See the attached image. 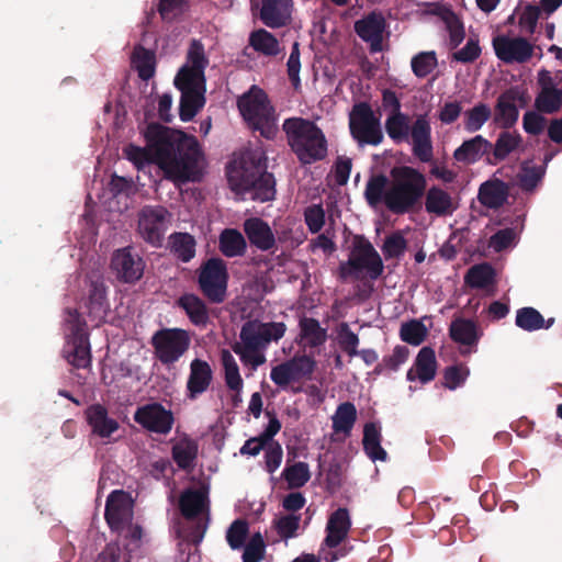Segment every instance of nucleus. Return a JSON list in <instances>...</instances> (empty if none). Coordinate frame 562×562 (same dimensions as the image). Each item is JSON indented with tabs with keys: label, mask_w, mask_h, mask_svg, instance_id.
<instances>
[{
	"label": "nucleus",
	"mask_w": 562,
	"mask_h": 562,
	"mask_svg": "<svg viewBox=\"0 0 562 562\" xmlns=\"http://www.w3.org/2000/svg\"><path fill=\"white\" fill-rule=\"evenodd\" d=\"M283 451L278 442H270L265 449V464L269 473L276 472L281 465Z\"/></svg>",
	"instance_id": "59"
},
{
	"label": "nucleus",
	"mask_w": 562,
	"mask_h": 562,
	"mask_svg": "<svg viewBox=\"0 0 562 562\" xmlns=\"http://www.w3.org/2000/svg\"><path fill=\"white\" fill-rule=\"evenodd\" d=\"M207 63L202 44L193 41L186 64L175 78V85L181 91L180 119L184 122L192 120L204 105V69Z\"/></svg>",
	"instance_id": "4"
},
{
	"label": "nucleus",
	"mask_w": 562,
	"mask_h": 562,
	"mask_svg": "<svg viewBox=\"0 0 562 562\" xmlns=\"http://www.w3.org/2000/svg\"><path fill=\"white\" fill-rule=\"evenodd\" d=\"M292 13L291 0H262L260 19L269 27L285 25Z\"/></svg>",
	"instance_id": "24"
},
{
	"label": "nucleus",
	"mask_w": 562,
	"mask_h": 562,
	"mask_svg": "<svg viewBox=\"0 0 562 562\" xmlns=\"http://www.w3.org/2000/svg\"><path fill=\"white\" fill-rule=\"evenodd\" d=\"M430 12L439 16L449 32L450 44L457 47L464 38L465 32L460 19L446 5L435 3Z\"/></svg>",
	"instance_id": "35"
},
{
	"label": "nucleus",
	"mask_w": 562,
	"mask_h": 562,
	"mask_svg": "<svg viewBox=\"0 0 562 562\" xmlns=\"http://www.w3.org/2000/svg\"><path fill=\"white\" fill-rule=\"evenodd\" d=\"M245 233L251 244L262 250H268L274 245V236L267 223L259 218H249L244 224Z\"/></svg>",
	"instance_id": "34"
},
{
	"label": "nucleus",
	"mask_w": 562,
	"mask_h": 562,
	"mask_svg": "<svg viewBox=\"0 0 562 562\" xmlns=\"http://www.w3.org/2000/svg\"><path fill=\"white\" fill-rule=\"evenodd\" d=\"M132 66L143 80L150 79L155 75V54L143 47H136L132 56Z\"/></svg>",
	"instance_id": "45"
},
{
	"label": "nucleus",
	"mask_w": 562,
	"mask_h": 562,
	"mask_svg": "<svg viewBox=\"0 0 562 562\" xmlns=\"http://www.w3.org/2000/svg\"><path fill=\"white\" fill-rule=\"evenodd\" d=\"M314 367L315 361L311 357L297 356L273 367L270 379L276 385L286 387L291 383L308 378Z\"/></svg>",
	"instance_id": "15"
},
{
	"label": "nucleus",
	"mask_w": 562,
	"mask_h": 562,
	"mask_svg": "<svg viewBox=\"0 0 562 562\" xmlns=\"http://www.w3.org/2000/svg\"><path fill=\"white\" fill-rule=\"evenodd\" d=\"M266 157L261 149L236 154L227 167V179L233 191L250 193L251 199L266 202L276 194L274 179L266 172Z\"/></svg>",
	"instance_id": "3"
},
{
	"label": "nucleus",
	"mask_w": 562,
	"mask_h": 562,
	"mask_svg": "<svg viewBox=\"0 0 562 562\" xmlns=\"http://www.w3.org/2000/svg\"><path fill=\"white\" fill-rule=\"evenodd\" d=\"M481 54V47L476 38H469L465 46L453 53L452 57L457 61L471 63Z\"/></svg>",
	"instance_id": "60"
},
{
	"label": "nucleus",
	"mask_w": 562,
	"mask_h": 562,
	"mask_svg": "<svg viewBox=\"0 0 562 562\" xmlns=\"http://www.w3.org/2000/svg\"><path fill=\"white\" fill-rule=\"evenodd\" d=\"M385 131L395 143H411L413 154L423 162L432 158L431 127L427 114H419L411 124V117L403 113H389Z\"/></svg>",
	"instance_id": "5"
},
{
	"label": "nucleus",
	"mask_w": 562,
	"mask_h": 562,
	"mask_svg": "<svg viewBox=\"0 0 562 562\" xmlns=\"http://www.w3.org/2000/svg\"><path fill=\"white\" fill-rule=\"evenodd\" d=\"M156 358L164 364L177 362L189 349L191 337L180 328L158 330L151 338Z\"/></svg>",
	"instance_id": "11"
},
{
	"label": "nucleus",
	"mask_w": 562,
	"mask_h": 562,
	"mask_svg": "<svg viewBox=\"0 0 562 562\" xmlns=\"http://www.w3.org/2000/svg\"><path fill=\"white\" fill-rule=\"evenodd\" d=\"M342 557H345V552H326L319 547L318 555L313 553H302L292 562H335Z\"/></svg>",
	"instance_id": "61"
},
{
	"label": "nucleus",
	"mask_w": 562,
	"mask_h": 562,
	"mask_svg": "<svg viewBox=\"0 0 562 562\" xmlns=\"http://www.w3.org/2000/svg\"><path fill=\"white\" fill-rule=\"evenodd\" d=\"M134 419L147 430L161 435H167L173 425L172 413L160 404L139 407L135 412Z\"/></svg>",
	"instance_id": "19"
},
{
	"label": "nucleus",
	"mask_w": 562,
	"mask_h": 562,
	"mask_svg": "<svg viewBox=\"0 0 562 562\" xmlns=\"http://www.w3.org/2000/svg\"><path fill=\"white\" fill-rule=\"evenodd\" d=\"M351 528V519L346 508H338L333 512L327 519L325 528V538L321 544L326 552H345L340 546L345 542Z\"/></svg>",
	"instance_id": "17"
},
{
	"label": "nucleus",
	"mask_w": 562,
	"mask_h": 562,
	"mask_svg": "<svg viewBox=\"0 0 562 562\" xmlns=\"http://www.w3.org/2000/svg\"><path fill=\"white\" fill-rule=\"evenodd\" d=\"M358 418V411L353 403H340L330 417L331 420V442H345L352 432Z\"/></svg>",
	"instance_id": "20"
},
{
	"label": "nucleus",
	"mask_w": 562,
	"mask_h": 562,
	"mask_svg": "<svg viewBox=\"0 0 562 562\" xmlns=\"http://www.w3.org/2000/svg\"><path fill=\"white\" fill-rule=\"evenodd\" d=\"M427 188L424 173L409 166H396L389 176H372L366 186L369 205L385 206L394 214H405L419 204Z\"/></svg>",
	"instance_id": "2"
},
{
	"label": "nucleus",
	"mask_w": 562,
	"mask_h": 562,
	"mask_svg": "<svg viewBox=\"0 0 562 562\" xmlns=\"http://www.w3.org/2000/svg\"><path fill=\"white\" fill-rule=\"evenodd\" d=\"M326 330L313 318H302L300 322V342L304 347H316L325 342Z\"/></svg>",
	"instance_id": "42"
},
{
	"label": "nucleus",
	"mask_w": 562,
	"mask_h": 562,
	"mask_svg": "<svg viewBox=\"0 0 562 562\" xmlns=\"http://www.w3.org/2000/svg\"><path fill=\"white\" fill-rule=\"evenodd\" d=\"M493 48L498 59L506 64H522L528 61L535 52V46L524 37L497 35L493 38Z\"/></svg>",
	"instance_id": "16"
},
{
	"label": "nucleus",
	"mask_w": 562,
	"mask_h": 562,
	"mask_svg": "<svg viewBox=\"0 0 562 562\" xmlns=\"http://www.w3.org/2000/svg\"><path fill=\"white\" fill-rule=\"evenodd\" d=\"M541 170L535 166L524 165L519 175V181L522 188L533 189L541 179Z\"/></svg>",
	"instance_id": "63"
},
{
	"label": "nucleus",
	"mask_w": 562,
	"mask_h": 562,
	"mask_svg": "<svg viewBox=\"0 0 562 562\" xmlns=\"http://www.w3.org/2000/svg\"><path fill=\"white\" fill-rule=\"evenodd\" d=\"M283 130L291 149L302 164H312L327 155L325 135L313 122L291 117L284 121Z\"/></svg>",
	"instance_id": "6"
},
{
	"label": "nucleus",
	"mask_w": 562,
	"mask_h": 562,
	"mask_svg": "<svg viewBox=\"0 0 562 562\" xmlns=\"http://www.w3.org/2000/svg\"><path fill=\"white\" fill-rule=\"evenodd\" d=\"M450 336L461 345L471 346L479 340V330L474 322L458 318L450 325Z\"/></svg>",
	"instance_id": "43"
},
{
	"label": "nucleus",
	"mask_w": 562,
	"mask_h": 562,
	"mask_svg": "<svg viewBox=\"0 0 562 562\" xmlns=\"http://www.w3.org/2000/svg\"><path fill=\"white\" fill-rule=\"evenodd\" d=\"M110 305L106 300V289L103 282H93L86 302V313L91 322L100 324L108 315Z\"/></svg>",
	"instance_id": "27"
},
{
	"label": "nucleus",
	"mask_w": 562,
	"mask_h": 562,
	"mask_svg": "<svg viewBox=\"0 0 562 562\" xmlns=\"http://www.w3.org/2000/svg\"><path fill=\"white\" fill-rule=\"evenodd\" d=\"M282 476L290 488L302 487L311 477L308 464L305 462H296L292 465H286L282 472Z\"/></svg>",
	"instance_id": "49"
},
{
	"label": "nucleus",
	"mask_w": 562,
	"mask_h": 562,
	"mask_svg": "<svg viewBox=\"0 0 562 562\" xmlns=\"http://www.w3.org/2000/svg\"><path fill=\"white\" fill-rule=\"evenodd\" d=\"M265 349V347L245 336L241 331L240 341L233 347L234 352L239 356L241 362L245 366H249L252 370H256L266 362Z\"/></svg>",
	"instance_id": "31"
},
{
	"label": "nucleus",
	"mask_w": 562,
	"mask_h": 562,
	"mask_svg": "<svg viewBox=\"0 0 562 562\" xmlns=\"http://www.w3.org/2000/svg\"><path fill=\"white\" fill-rule=\"evenodd\" d=\"M507 198V188L499 180L483 183L479 191V200L487 207L501 206Z\"/></svg>",
	"instance_id": "40"
},
{
	"label": "nucleus",
	"mask_w": 562,
	"mask_h": 562,
	"mask_svg": "<svg viewBox=\"0 0 562 562\" xmlns=\"http://www.w3.org/2000/svg\"><path fill=\"white\" fill-rule=\"evenodd\" d=\"M238 109L245 122L266 138H272L277 131V117L267 94L252 87L238 100Z\"/></svg>",
	"instance_id": "7"
},
{
	"label": "nucleus",
	"mask_w": 562,
	"mask_h": 562,
	"mask_svg": "<svg viewBox=\"0 0 562 562\" xmlns=\"http://www.w3.org/2000/svg\"><path fill=\"white\" fill-rule=\"evenodd\" d=\"M115 277L124 283H135L142 279L145 270L144 260L130 248L116 250L111 260Z\"/></svg>",
	"instance_id": "18"
},
{
	"label": "nucleus",
	"mask_w": 562,
	"mask_h": 562,
	"mask_svg": "<svg viewBox=\"0 0 562 562\" xmlns=\"http://www.w3.org/2000/svg\"><path fill=\"white\" fill-rule=\"evenodd\" d=\"M227 270L223 260L210 259L201 268L199 283L203 293L213 302L225 300L227 289Z\"/></svg>",
	"instance_id": "13"
},
{
	"label": "nucleus",
	"mask_w": 562,
	"mask_h": 562,
	"mask_svg": "<svg viewBox=\"0 0 562 562\" xmlns=\"http://www.w3.org/2000/svg\"><path fill=\"white\" fill-rule=\"evenodd\" d=\"M516 325L524 330L532 331L544 327V318L532 307H524L517 312Z\"/></svg>",
	"instance_id": "52"
},
{
	"label": "nucleus",
	"mask_w": 562,
	"mask_h": 562,
	"mask_svg": "<svg viewBox=\"0 0 562 562\" xmlns=\"http://www.w3.org/2000/svg\"><path fill=\"white\" fill-rule=\"evenodd\" d=\"M349 121L351 134L360 144L378 145L382 142L380 121L368 104L355 105Z\"/></svg>",
	"instance_id": "12"
},
{
	"label": "nucleus",
	"mask_w": 562,
	"mask_h": 562,
	"mask_svg": "<svg viewBox=\"0 0 562 562\" xmlns=\"http://www.w3.org/2000/svg\"><path fill=\"white\" fill-rule=\"evenodd\" d=\"M406 248V240L401 233L389 236L383 245V254L386 258L400 257Z\"/></svg>",
	"instance_id": "58"
},
{
	"label": "nucleus",
	"mask_w": 562,
	"mask_h": 562,
	"mask_svg": "<svg viewBox=\"0 0 562 562\" xmlns=\"http://www.w3.org/2000/svg\"><path fill=\"white\" fill-rule=\"evenodd\" d=\"M213 372L211 366L201 359H194L190 363V374L187 382L188 396L195 398L207 390Z\"/></svg>",
	"instance_id": "26"
},
{
	"label": "nucleus",
	"mask_w": 562,
	"mask_h": 562,
	"mask_svg": "<svg viewBox=\"0 0 562 562\" xmlns=\"http://www.w3.org/2000/svg\"><path fill=\"white\" fill-rule=\"evenodd\" d=\"M520 99L516 90L504 92L497 101L495 120L504 127L512 126L518 119L517 101Z\"/></svg>",
	"instance_id": "33"
},
{
	"label": "nucleus",
	"mask_w": 562,
	"mask_h": 562,
	"mask_svg": "<svg viewBox=\"0 0 562 562\" xmlns=\"http://www.w3.org/2000/svg\"><path fill=\"white\" fill-rule=\"evenodd\" d=\"M66 323L68 334L64 349L65 358L72 368L89 369L91 351L86 323L77 312H69Z\"/></svg>",
	"instance_id": "10"
},
{
	"label": "nucleus",
	"mask_w": 562,
	"mask_h": 562,
	"mask_svg": "<svg viewBox=\"0 0 562 562\" xmlns=\"http://www.w3.org/2000/svg\"><path fill=\"white\" fill-rule=\"evenodd\" d=\"M305 222L313 233L322 229L325 222V213L321 205H313L305 211Z\"/></svg>",
	"instance_id": "62"
},
{
	"label": "nucleus",
	"mask_w": 562,
	"mask_h": 562,
	"mask_svg": "<svg viewBox=\"0 0 562 562\" xmlns=\"http://www.w3.org/2000/svg\"><path fill=\"white\" fill-rule=\"evenodd\" d=\"M146 146L128 145L126 158L137 169L155 164L173 182L196 181L204 168V158L194 136L159 124H149L145 131Z\"/></svg>",
	"instance_id": "1"
},
{
	"label": "nucleus",
	"mask_w": 562,
	"mask_h": 562,
	"mask_svg": "<svg viewBox=\"0 0 562 562\" xmlns=\"http://www.w3.org/2000/svg\"><path fill=\"white\" fill-rule=\"evenodd\" d=\"M356 33L366 42L370 43L374 52L382 49L385 20L381 13L372 12L355 23Z\"/></svg>",
	"instance_id": "22"
},
{
	"label": "nucleus",
	"mask_w": 562,
	"mask_h": 562,
	"mask_svg": "<svg viewBox=\"0 0 562 562\" xmlns=\"http://www.w3.org/2000/svg\"><path fill=\"white\" fill-rule=\"evenodd\" d=\"M541 91L536 99V106L544 113H553L562 105V90L557 87L549 71L539 72Z\"/></svg>",
	"instance_id": "23"
},
{
	"label": "nucleus",
	"mask_w": 562,
	"mask_h": 562,
	"mask_svg": "<svg viewBox=\"0 0 562 562\" xmlns=\"http://www.w3.org/2000/svg\"><path fill=\"white\" fill-rule=\"evenodd\" d=\"M540 16V8L537 5H525L518 12V25L524 33H533Z\"/></svg>",
	"instance_id": "54"
},
{
	"label": "nucleus",
	"mask_w": 562,
	"mask_h": 562,
	"mask_svg": "<svg viewBox=\"0 0 562 562\" xmlns=\"http://www.w3.org/2000/svg\"><path fill=\"white\" fill-rule=\"evenodd\" d=\"M437 65V55L434 50L420 52L411 60L412 70L418 78H425L430 75Z\"/></svg>",
	"instance_id": "51"
},
{
	"label": "nucleus",
	"mask_w": 562,
	"mask_h": 562,
	"mask_svg": "<svg viewBox=\"0 0 562 562\" xmlns=\"http://www.w3.org/2000/svg\"><path fill=\"white\" fill-rule=\"evenodd\" d=\"M172 251L182 261L187 262L192 259L195 255V240L187 233H177L171 237Z\"/></svg>",
	"instance_id": "50"
},
{
	"label": "nucleus",
	"mask_w": 562,
	"mask_h": 562,
	"mask_svg": "<svg viewBox=\"0 0 562 562\" xmlns=\"http://www.w3.org/2000/svg\"><path fill=\"white\" fill-rule=\"evenodd\" d=\"M249 45L265 56H277L281 53L279 41L263 29L256 30L250 34Z\"/></svg>",
	"instance_id": "41"
},
{
	"label": "nucleus",
	"mask_w": 562,
	"mask_h": 562,
	"mask_svg": "<svg viewBox=\"0 0 562 562\" xmlns=\"http://www.w3.org/2000/svg\"><path fill=\"white\" fill-rule=\"evenodd\" d=\"M221 362L224 370L225 383L227 387L234 392L233 402L237 405L241 401L240 393L244 386L238 363L228 350L221 352Z\"/></svg>",
	"instance_id": "32"
},
{
	"label": "nucleus",
	"mask_w": 562,
	"mask_h": 562,
	"mask_svg": "<svg viewBox=\"0 0 562 562\" xmlns=\"http://www.w3.org/2000/svg\"><path fill=\"white\" fill-rule=\"evenodd\" d=\"M266 546L262 536L255 533L249 542L246 544L243 561L244 562H260L263 559Z\"/></svg>",
	"instance_id": "55"
},
{
	"label": "nucleus",
	"mask_w": 562,
	"mask_h": 562,
	"mask_svg": "<svg viewBox=\"0 0 562 562\" xmlns=\"http://www.w3.org/2000/svg\"><path fill=\"white\" fill-rule=\"evenodd\" d=\"M494 282V270L487 263L473 266L465 276V283L471 288L486 289Z\"/></svg>",
	"instance_id": "48"
},
{
	"label": "nucleus",
	"mask_w": 562,
	"mask_h": 562,
	"mask_svg": "<svg viewBox=\"0 0 562 562\" xmlns=\"http://www.w3.org/2000/svg\"><path fill=\"white\" fill-rule=\"evenodd\" d=\"M425 209L437 216H446L453 213L457 203L448 191L440 187H431L426 192Z\"/></svg>",
	"instance_id": "29"
},
{
	"label": "nucleus",
	"mask_w": 562,
	"mask_h": 562,
	"mask_svg": "<svg viewBox=\"0 0 562 562\" xmlns=\"http://www.w3.org/2000/svg\"><path fill=\"white\" fill-rule=\"evenodd\" d=\"M248 533V525L244 520H235L227 530L226 540L232 549L243 547Z\"/></svg>",
	"instance_id": "56"
},
{
	"label": "nucleus",
	"mask_w": 562,
	"mask_h": 562,
	"mask_svg": "<svg viewBox=\"0 0 562 562\" xmlns=\"http://www.w3.org/2000/svg\"><path fill=\"white\" fill-rule=\"evenodd\" d=\"M302 521V515L295 513L279 514L274 520L273 526L284 541L299 536V530Z\"/></svg>",
	"instance_id": "44"
},
{
	"label": "nucleus",
	"mask_w": 562,
	"mask_h": 562,
	"mask_svg": "<svg viewBox=\"0 0 562 562\" xmlns=\"http://www.w3.org/2000/svg\"><path fill=\"white\" fill-rule=\"evenodd\" d=\"M383 271L382 260L366 240H357L347 262L340 266V276L344 279L361 280L366 277L376 279Z\"/></svg>",
	"instance_id": "8"
},
{
	"label": "nucleus",
	"mask_w": 562,
	"mask_h": 562,
	"mask_svg": "<svg viewBox=\"0 0 562 562\" xmlns=\"http://www.w3.org/2000/svg\"><path fill=\"white\" fill-rule=\"evenodd\" d=\"M491 144L481 135L464 140L453 153V158L464 165L480 160L490 149Z\"/></svg>",
	"instance_id": "30"
},
{
	"label": "nucleus",
	"mask_w": 562,
	"mask_h": 562,
	"mask_svg": "<svg viewBox=\"0 0 562 562\" xmlns=\"http://www.w3.org/2000/svg\"><path fill=\"white\" fill-rule=\"evenodd\" d=\"M491 116V110L485 104L475 105L464 114V128L470 132L479 131Z\"/></svg>",
	"instance_id": "53"
},
{
	"label": "nucleus",
	"mask_w": 562,
	"mask_h": 562,
	"mask_svg": "<svg viewBox=\"0 0 562 562\" xmlns=\"http://www.w3.org/2000/svg\"><path fill=\"white\" fill-rule=\"evenodd\" d=\"M428 335V327L424 324L423 319H412L403 323L400 329V337L403 341L412 345L419 346Z\"/></svg>",
	"instance_id": "46"
},
{
	"label": "nucleus",
	"mask_w": 562,
	"mask_h": 562,
	"mask_svg": "<svg viewBox=\"0 0 562 562\" xmlns=\"http://www.w3.org/2000/svg\"><path fill=\"white\" fill-rule=\"evenodd\" d=\"M179 505L184 517L194 518L206 509V493L201 490H188L181 494Z\"/></svg>",
	"instance_id": "37"
},
{
	"label": "nucleus",
	"mask_w": 562,
	"mask_h": 562,
	"mask_svg": "<svg viewBox=\"0 0 562 562\" xmlns=\"http://www.w3.org/2000/svg\"><path fill=\"white\" fill-rule=\"evenodd\" d=\"M85 416L92 432L101 438H109L119 429V423L109 417L106 408L100 404L89 406Z\"/></svg>",
	"instance_id": "25"
},
{
	"label": "nucleus",
	"mask_w": 562,
	"mask_h": 562,
	"mask_svg": "<svg viewBox=\"0 0 562 562\" xmlns=\"http://www.w3.org/2000/svg\"><path fill=\"white\" fill-rule=\"evenodd\" d=\"M240 331L267 348L271 341H279L285 335L286 325L283 322L261 323L251 321L246 323Z\"/></svg>",
	"instance_id": "21"
},
{
	"label": "nucleus",
	"mask_w": 562,
	"mask_h": 562,
	"mask_svg": "<svg viewBox=\"0 0 562 562\" xmlns=\"http://www.w3.org/2000/svg\"><path fill=\"white\" fill-rule=\"evenodd\" d=\"M363 449L372 461H385L386 452L381 447L380 428L373 424H366L363 429Z\"/></svg>",
	"instance_id": "39"
},
{
	"label": "nucleus",
	"mask_w": 562,
	"mask_h": 562,
	"mask_svg": "<svg viewBox=\"0 0 562 562\" xmlns=\"http://www.w3.org/2000/svg\"><path fill=\"white\" fill-rule=\"evenodd\" d=\"M520 143V136L515 133H503L495 144V156L505 158L509 153L515 150Z\"/></svg>",
	"instance_id": "57"
},
{
	"label": "nucleus",
	"mask_w": 562,
	"mask_h": 562,
	"mask_svg": "<svg viewBox=\"0 0 562 562\" xmlns=\"http://www.w3.org/2000/svg\"><path fill=\"white\" fill-rule=\"evenodd\" d=\"M246 247L243 235L236 229H225L220 237L221 251L227 257L243 254Z\"/></svg>",
	"instance_id": "47"
},
{
	"label": "nucleus",
	"mask_w": 562,
	"mask_h": 562,
	"mask_svg": "<svg viewBox=\"0 0 562 562\" xmlns=\"http://www.w3.org/2000/svg\"><path fill=\"white\" fill-rule=\"evenodd\" d=\"M178 304L182 307L190 318V321L196 326H205L209 321V314L203 301L193 294L182 295Z\"/></svg>",
	"instance_id": "38"
},
{
	"label": "nucleus",
	"mask_w": 562,
	"mask_h": 562,
	"mask_svg": "<svg viewBox=\"0 0 562 562\" xmlns=\"http://www.w3.org/2000/svg\"><path fill=\"white\" fill-rule=\"evenodd\" d=\"M169 222V213L161 206H146L138 215V232L140 236L154 246H159L164 239Z\"/></svg>",
	"instance_id": "14"
},
{
	"label": "nucleus",
	"mask_w": 562,
	"mask_h": 562,
	"mask_svg": "<svg viewBox=\"0 0 562 562\" xmlns=\"http://www.w3.org/2000/svg\"><path fill=\"white\" fill-rule=\"evenodd\" d=\"M515 239V232L510 228H505L494 234L490 239V247L496 251H501L509 247Z\"/></svg>",
	"instance_id": "64"
},
{
	"label": "nucleus",
	"mask_w": 562,
	"mask_h": 562,
	"mask_svg": "<svg viewBox=\"0 0 562 562\" xmlns=\"http://www.w3.org/2000/svg\"><path fill=\"white\" fill-rule=\"evenodd\" d=\"M437 362L435 351L429 347L419 350L414 367L407 372L409 381L419 380L423 383L431 381L436 375Z\"/></svg>",
	"instance_id": "28"
},
{
	"label": "nucleus",
	"mask_w": 562,
	"mask_h": 562,
	"mask_svg": "<svg viewBox=\"0 0 562 562\" xmlns=\"http://www.w3.org/2000/svg\"><path fill=\"white\" fill-rule=\"evenodd\" d=\"M105 520L112 530L124 532L126 538L134 541L142 538L140 527L133 524V499L123 491H114L109 495Z\"/></svg>",
	"instance_id": "9"
},
{
	"label": "nucleus",
	"mask_w": 562,
	"mask_h": 562,
	"mask_svg": "<svg viewBox=\"0 0 562 562\" xmlns=\"http://www.w3.org/2000/svg\"><path fill=\"white\" fill-rule=\"evenodd\" d=\"M198 454L196 442L188 436L175 439L172 445V458L180 469L187 470L193 467Z\"/></svg>",
	"instance_id": "36"
}]
</instances>
